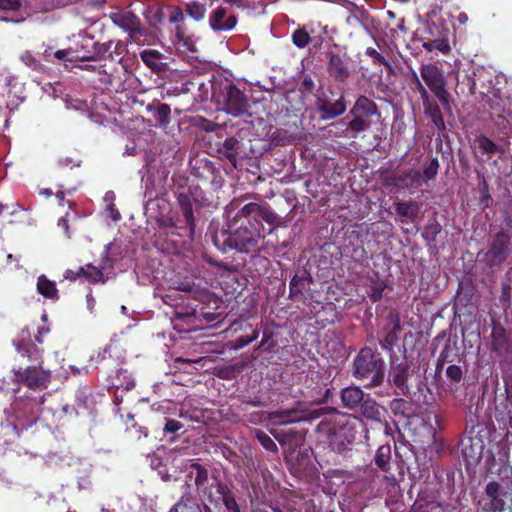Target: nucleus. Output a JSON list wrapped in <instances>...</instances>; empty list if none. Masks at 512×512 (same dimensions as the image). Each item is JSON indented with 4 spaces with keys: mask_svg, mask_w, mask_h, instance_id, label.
<instances>
[{
    "mask_svg": "<svg viewBox=\"0 0 512 512\" xmlns=\"http://www.w3.org/2000/svg\"><path fill=\"white\" fill-rule=\"evenodd\" d=\"M264 225L249 220L236 229L217 231L212 236L214 246L222 253L235 250L242 254L260 253L259 244L264 240Z\"/></svg>",
    "mask_w": 512,
    "mask_h": 512,
    "instance_id": "obj_1",
    "label": "nucleus"
},
{
    "mask_svg": "<svg viewBox=\"0 0 512 512\" xmlns=\"http://www.w3.org/2000/svg\"><path fill=\"white\" fill-rule=\"evenodd\" d=\"M352 376L364 383V388L372 389L385 380V363L381 354L370 347L362 348L352 363Z\"/></svg>",
    "mask_w": 512,
    "mask_h": 512,
    "instance_id": "obj_2",
    "label": "nucleus"
},
{
    "mask_svg": "<svg viewBox=\"0 0 512 512\" xmlns=\"http://www.w3.org/2000/svg\"><path fill=\"white\" fill-rule=\"evenodd\" d=\"M112 23L128 34V42L137 45H151L155 42V34L144 28L140 18L132 11L122 9L109 15Z\"/></svg>",
    "mask_w": 512,
    "mask_h": 512,
    "instance_id": "obj_3",
    "label": "nucleus"
},
{
    "mask_svg": "<svg viewBox=\"0 0 512 512\" xmlns=\"http://www.w3.org/2000/svg\"><path fill=\"white\" fill-rule=\"evenodd\" d=\"M484 431V426L477 423L467 426L460 437L459 450L467 468L476 466L482 459L485 447L482 434Z\"/></svg>",
    "mask_w": 512,
    "mask_h": 512,
    "instance_id": "obj_4",
    "label": "nucleus"
},
{
    "mask_svg": "<svg viewBox=\"0 0 512 512\" xmlns=\"http://www.w3.org/2000/svg\"><path fill=\"white\" fill-rule=\"evenodd\" d=\"M512 254V235L500 229L490 234L486 251L479 252L482 261L490 268L502 266Z\"/></svg>",
    "mask_w": 512,
    "mask_h": 512,
    "instance_id": "obj_5",
    "label": "nucleus"
},
{
    "mask_svg": "<svg viewBox=\"0 0 512 512\" xmlns=\"http://www.w3.org/2000/svg\"><path fill=\"white\" fill-rule=\"evenodd\" d=\"M376 115H379L377 104L367 96L359 95L345 118L352 117L347 125L352 137L368 130L372 123L371 118Z\"/></svg>",
    "mask_w": 512,
    "mask_h": 512,
    "instance_id": "obj_6",
    "label": "nucleus"
},
{
    "mask_svg": "<svg viewBox=\"0 0 512 512\" xmlns=\"http://www.w3.org/2000/svg\"><path fill=\"white\" fill-rule=\"evenodd\" d=\"M505 478L510 479L509 483L503 485L497 481H490L485 487V496L489 500L486 503V509L490 512H507L511 508L512 493L509 489L512 486V469L505 467L501 470Z\"/></svg>",
    "mask_w": 512,
    "mask_h": 512,
    "instance_id": "obj_7",
    "label": "nucleus"
},
{
    "mask_svg": "<svg viewBox=\"0 0 512 512\" xmlns=\"http://www.w3.org/2000/svg\"><path fill=\"white\" fill-rule=\"evenodd\" d=\"M420 75L432 94L440 101L444 109L450 110V93L446 85L444 72L435 64H423Z\"/></svg>",
    "mask_w": 512,
    "mask_h": 512,
    "instance_id": "obj_8",
    "label": "nucleus"
},
{
    "mask_svg": "<svg viewBox=\"0 0 512 512\" xmlns=\"http://www.w3.org/2000/svg\"><path fill=\"white\" fill-rule=\"evenodd\" d=\"M45 396L43 395L39 401L29 398H17L11 405L12 412L15 416V421L12 422V429L16 435L19 431L27 429L36 423L38 419V412L36 406L44 403Z\"/></svg>",
    "mask_w": 512,
    "mask_h": 512,
    "instance_id": "obj_9",
    "label": "nucleus"
},
{
    "mask_svg": "<svg viewBox=\"0 0 512 512\" xmlns=\"http://www.w3.org/2000/svg\"><path fill=\"white\" fill-rule=\"evenodd\" d=\"M313 283L314 279L306 268L298 269L289 283V298L293 301L302 302L303 304L308 302V307H312L313 309H315L316 306L324 308L321 302H313L311 299V285Z\"/></svg>",
    "mask_w": 512,
    "mask_h": 512,
    "instance_id": "obj_10",
    "label": "nucleus"
},
{
    "mask_svg": "<svg viewBox=\"0 0 512 512\" xmlns=\"http://www.w3.org/2000/svg\"><path fill=\"white\" fill-rule=\"evenodd\" d=\"M315 107L322 120L335 119L347 110L345 95L330 89L328 93H322L316 98Z\"/></svg>",
    "mask_w": 512,
    "mask_h": 512,
    "instance_id": "obj_11",
    "label": "nucleus"
},
{
    "mask_svg": "<svg viewBox=\"0 0 512 512\" xmlns=\"http://www.w3.org/2000/svg\"><path fill=\"white\" fill-rule=\"evenodd\" d=\"M14 381L26 385L30 389H46L51 382V372L40 366H29L23 371L13 369Z\"/></svg>",
    "mask_w": 512,
    "mask_h": 512,
    "instance_id": "obj_12",
    "label": "nucleus"
},
{
    "mask_svg": "<svg viewBox=\"0 0 512 512\" xmlns=\"http://www.w3.org/2000/svg\"><path fill=\"white\" fill-rule=\"evenodd\" d=\"M224 110L227 114L239 117L247 113L249 103L246 95L234 83L228 82L222 88Z\"/></svg>",
    "mask_w": 512,
    "mask_h": 512,
    "instance_id": "obj_13",
    "label": "nucleus"
},
{
    "mask_svg": "<svg viewBox=\"0 0 512 512\" xmlns=\"http://www.w3.org/2000/svg\"><path fill=\"white\" fill-rule=\"evenodd\" d=\"M113 41L98 42L92 37H85L81 41V48L85 50L82 55L76 57L82 61H115L112 52Z\"/></svg>",
    "mask_w": 512,
    "mask_h": 512,
    "instance_id": "obj_14",
    "label": "nucleus"
},
{
    "mask_svg": "<svg viewBox=\"0 0 512 512\" xmlns=\"http://www.w3.org/2000/svg\"><path fill=\"white\" fill-rule=\"evenodd\" d=\"M207 497L211 503L221 501L227 512H241L235 493L225 482L217 477H213V483L211 484Z\"/></svg>",
    "mask_w": 512,
    "mask_h": 512,
    "instance_id": "obj_15",
    "label": "nucleus"
},
{
    "mask_svg": "<svg viewBox=\"0 0 512 512\" xmlns=\"http://www.w3.org/2000/svg\"><path fill=\"white\" fill-rule=\"evenodd\" d=\"M326 411V408H319L309 415L307 411L301 408V404L291 409H281L268 413V419L271 421H277L278 424H290L298 423L301 421L316 419L321 417Z\"/></svg>",
    "mask_w": 512,
    "mask_h": 512,
    "instance_id": "obj_16",
    "label": "nucleus"
},
{
    "mask_svg": "<svg viewBox=\"0 0 512 512\" xmlns=\"http://www.w3.org/2000/svg\"><path fill=\"white\" fill-rule=\"evenodd\" d=\"M174 410L173 403L168 400L151 406L152 420L155 421V425L158 427L164 423L163 431L166 434L176 433L183 428L181 422L169 418L171 414H174Z\"/></svg>",
    "mask_w": 512,
    "mask_h": 512,
    "instance_id": "obj_17",
    "label": "nucleus"
},
{
    "mask_svg": "<svg viewBox=\"0 0 512 512\" xmlns=\"http://www.w3.org/2000/svg\"><path fill=\"white\" fill-rule=\"evenodd\" d=\"M327 73L336 82L345 84L351 76V60L346 53H328Z\"/></svg>",
    "mask_w": 512,
    "mask_h": 512,
    "instance_id": "obj_18",
    "label": "nucleus"
},
{
    "mask_svg": "<svg viewBox=\"0 0 512 512\" xmlns=\"http://www.w3.org/2000/svg\"><path fill=\"white\" fill-rule=\"evenodd\" d=\"M236 218H246L247 222L249 220L251 221H257V222H263L270 225L276 224L278 220L277 214L270 208L269 205H260L254 202H250L246 205H244L236 214Z\"/></svg>",
    "mask_w": 512,
    "mask_h": 512,
    "instance_id": "obj_19",
    "label": "nucleus"
},
{
    "mask_svg": "<svg viewBox=\"0 0 512 512\" xmlns=\"http://www.w3.org/2000/svg\"><path fill=\"white\" fill-rule=\"evenodd\" d=\"M413 372V368L406 361L391 365L389 381L396 387V395L408 396L410 394L408 380L413 375Z\"/></svg>",
    "mask_w": 512,
    "mask_h": 512,
    "instance_id": "obj_20",
    "label": "nucleus"
},
{
    "mask_svg": "<svg viewBox=\"0 0 512 512\" xmlns=\"http://www.w3.org/2000/svg\"><path fill=\"white\" fill-rule=\"evenodd\" d=\"M375 465L386 474L385 478L396 480V472L400 475H404V468L402 463L392 462V448L389 444L381 445L374 457Z\"/></svg>",
    "mask_w": 512,
    "mask_h": 512,
    "instance_id": "obj_21",
    "label": "nucleus"
},
{
    "mask_svg": "<svg viewBox=\"0 0 512 512\" xmlns=\"http://www.w3.org/2000/svg\"><path fill=\"white\" fill-rule=\"evenodd\" d=\"M178 206L182 212V215L185 219L186 226L184 227V233L182 232H173L174 235L179 237H188L190 239L194 238L195 229H196V220L194 217L193 206L191 193L189 192H180L176 196Z\"/></svg>",
    "mask_w": 512,
    "mask_h": 512,
    "instance_id": "obj_22",
    "label": "nucleus"
},
{
    "mask_svg": "<svg viewBox=\"0 0 512 512\" xmlns=\"http://www.w3.org/2000/svg\"><path fill=\"white\" fill-rule=\"evenodd\" d=\"M238 23V16L220 5L209 14V26L214 32L233 30Z\"/></svg>",
    "mask_w": 512,
    "mask_h": 512,
    "instance_id": "obj_23",
    "label": "nucleus"
},
{
    "mask_svg": "<svg viewBox=\"0 0 512 512\" xmlns=\"http://www.w3.org/2000/svg\"><path fill=\"white\" fill-rule=\"evenodd\" d=\"M355 434L354 426L349 424L333 428L329 433V446L337 453H344L355 440Z\"/></svg>",
    "mask_w": 512,
    "mask_h": 512,
    "instance_id": "obj_24",
    "label": "nucleus"
},
{
    "mask_svg": "<svg viewBox=\"0 0 512 512\" xmlns=\"http://www.w3.org/2000/svg\"><path fill=\"white\" fill-rule=\"evenodd\" d=\"M182 495L168 512H212L205 503H198L189 484L182 486Z\"/></svg>",
    "mask_w": 512,
    "mask_h": 512,
    "instance_id": "obj_25",
    "label": "nucleus"
},
{
    "mask_svg": "<svg viewBox=\"0 0 512 512\" xmlns=\"http://www.w3.org/2000/svg\"><path fill=\"white\" fill-rule=\"evenodd\" d=\"M17 353L21 357H26L30 361L40 362L42 358V350L31 341L29 334L23 331L17 339L13 341Z\"/></svg>",
    "mask_w": 512,
    "mask_h": 512,
    "instance_id": "obj_26",
    "label": "nucleus"
},
{
    "mask_svg": "<svg viewBox=\"0 0 512 512\" xmlns=\"http://www.w3.org/2000/svg\"><path fill=\"white\" fill-rule=\"evenodd\" d=\"M364 398V391L356 385L347 386L340 391L342 407L352 412L359 411Z\"/></svg>",
    "mask_w": 512,
    "mask_h": 512,
    "instance_id": "obj_27",
    "label": "nucleus"
},
{
    "mask_svg": "<svg viewBox=\"0 0 512 512\" xmlns=\"http://www.w3.org/2000/svg\"><path fill=\"white\" fill-rule=\"evenodd\" d=\"M475 292L476 287L471 278H464L460 280L454 300V308L467 307L471 305L475 298Z\"/></svg>",
    "mask_w": 512,
    "mask_h": 512,
    "instance_id": "obj_28",
    "label": "nucleus"
},
{
    "mask_svg": "<svg viewBox=\"0 0 512 512\" xmlns=\"http://www.w3.org/2000/svg\"><path fill=\"white\" fill-rule=\"evenodd\" d=\"M359 411L367 420L378 423L385 420L386 409L369 395L363 399Z\"/></svg>",
    "mask_w": 512,
    "mask_h": 512,
    "instance_id": "obj_29",
    "label": "nucleus"
},
{
    "mask_svg": "<svg viewBox=\"0 0 512 512\" xmlns=\"http://www.w3.org/2000/svg\"><path fill=\"white\" fill-rule=\"evenodd\" d=\"M422 105L425 116L431 120L439 133H443L446 130V124L434 97L422 102Z\"/></svg>",
    "mask_w": 512,
    "mask_h": 512,
    "instance_id": "obj_30",
    "label": "nucleus"
},
{
    "mask_svg": "<svg viewBox=\"0 0 512 512\" xmlns=\"http://www.w3.org/2000/svg\"><path fill=\"white\" fill-rule=\"evenodd\" d=\"M240 149V141L236 137H229L219 146L218 153L222 155L224 159L230 162L234 167H238V155Z\"/></svg>",
    "mask_w": 512,
    "mask_h": 512,
    "instance_id": "obj_31",
    "label": "nucleus"
},
{
    "mask_svg": "<svg viewBox=\"0 0 512 512\" xmlns=\"http://www.w3.org/2000/svg\"><path fill=\"white\" fill-rule=\"evenodd\" d=\"M394 206L402 222H414L418 217L420 206L415 200L398 201L394 203Z\"/></svg>",
    "mask_w": 512,
    "mask_h": 512,
    "instance_id": "obj_32",
    "label": "nucleus"
},
{
    "mask_svg": "<svg viewBox=\"0 0 512 512\" xmlns=\"http://www.w3.org/2000/svg\"><path fill=\"white\" fill-rule=\"evenodd\" d=\"M491 347L497 354H502L508 350L509 341L505 328L500 324H494L491 332Z\"/></svg>",
    "mask_w": 512,
    "mask_h": 512,
    "instance_id": "obj_33",
    "label": "nucleus"
},
{
    "mask_svg": "<svg viewBox=\"0 0 512 512\" xmlns=\"http://www.w3.org/2000/svg\"><path fill=\"white\" fill-rule=\"evenodd\" d=\"M37 292L43 297L58 301L60 299L58 289L56 287V283L50 280L46 275L42 274L37 279L36 284Z\"/></svg>",
    "mask_w": 512,
    "mask_h": 512,
    "instance_id": "obj_34",
    "label": "nucleus"
},
{
    "mask_svg": "<svg viewBox=\"0 0 512 512\" xmlns=\"http://www.w3.org/2000/svg\"><path fill=\"white\" fill-rule=\"evenodd\" d=\"M104 267H96L91 263L79 267L80 279L88 281L91 284H104L106 278L103 273Z\"/></svg>",
    "mask_w": 512,
    "mask_h": 512,
    "instance_id": "obj_35",
    "label": "nucleus"
},
{
    "mask_svg": "<svg viewBox=\"0 0 512 512\" xmlns=\"http://www.w3.org/2000/svg\"><path fill=\"white\" fill-rule=\"evenodd\" d=\"M419 41L422 42V47L428 52L437 50L443 54H448L451 50L448 40L443 36H437L435 38L421 36Z\"/></svg>",
    "mask_w": 512,
    "mask_h": 512,
    "instance_id": "obj_36",
    "label": "nucleus"
},
{
    "mask_svg": "<svg viewBox=\"0 0 512 512\" xmlns=\"http://www.w3.org/2000/svg\"><path fill=\"white\" fill-rule=\"evenodd\" d=\"M163 55L158 50H143L140 52V58L144 64L153 72L164 70L165 63L161 62Z\"/></svg>",
    "mask_w": 512,
    "mask_h": 512,
    "instance_id": "obj_37",
    "label": "nucleus"
},
{
    "mask_svg": "<svg viewBox=\"0 0 512 512\" xmlns=\"http://www.w3.org/2000/svg\"><path fill=\"white\" fill-rule=\"evenodd\" d=\"M491 117L499 133L506 136L512 134V109H507L505 112L494 114Z\"/></svg>",
    "mask_w": 512,
    "mask_h": 512,
    "instance_id": "obj_38",
    "label": "nucleus"
},
{
    "mask_svg": "<svg viewBox=\"0 0 512 512\" xmlns=\"http://www.w3.org/2000/svg\"><path fill=\"white\" fill-rule=\"evenodd\" d=\"M400 179V188L418 189L420 188V170L409 168L398 173Z\"/></svg>",
    "mask_w": 512,
    "mask_h": 512,
    "instance_id": "obj_39",
    "label": "nucleus"
},
{
    "mask_svg": "<svg viewBox=\"0 0 512 512\" xmlns=\"http://www.w3.org/2000/svg\"><path fill=\"white\" fill-rule=\"evenodd\" d=\"M189 475L191 477L194 475V483L197 489L207 494L203 489L206 488V485L208 483V470L199 463H193L190 466Z\"/></svg>",
    "mask_w": 512,
    "mask_h": 512,
    "instance_id": "obj_40",
    "label": "nucleus"
},
{
    "mask_svg": "<svg viewBox=\"0 0 512 512\" xmlns=\"http://www.w3.org/2000/svg\"><path fill=\"white\" fill-rule=\"evenodd\" d=\"M440 163L437 157H433L423 166V172L420 171V187L430 181H434L438 175Z\"/></svg>",
    "mask_w": 512,
    "mask_h": 512,
    "instance_id": "obj_41",
    "label": "nucleus"
},
{
    "mask_svg": "<svg viewBox=\"0 0 512 512\" xmlns=\"http://www.w3.org/2000/svg\"><path fill=\"white\" fill-rule=\"evenodd\" d=\"M459 351L460 348L457 345V342H452L450 338H447L438 357L444 362L452 364L456 360L460 359Z\"/></svg>",
    "mask_w": 512,
    "mask_h": 512,
    "instance_id": "obj_42",
    "label": "nucleus"
},
{
    "mask_svg": "<svg viewBox=\"0 0 512 512\" xmlns=\"http://www.w3.org/2000/svg\"><path fill=\"white\" fill-rule=\"evenodd\" d=\"M402 327L400 324V320L398 317L393 321L392 328L387 332L384 339L380 341V345L383 349H391L394 345H396L398 341V333L401 331Z\"/></svg>",
    "mask_w": 512,
    "mask_h": 512,
    "instance_id": "obj_43",
    "label": "nucleus"
},
{
    "mask_svg": "<svg viewBox=\"0 0 512 512\" xmlns=\"http://www.w3.org/2000/svg\"><path fill=\"white\" fill-rule=\"evenodd\" d=\"M153 117L160 128H166L171 120V108L166 103H160L154 110Z\"/></svg>",
    "mask_w": 512,
    "mask_h": 512,
    "instance_id": "obj_44",
    "label": "nucleus"
},
{
    "mask_svg": "<svg viewBox=\"0 0 512 512\" xmlns=\"http://www.w3.org/2000/svg\"><path fill=\"white\" fill-rule=\"evenodd\" d=\"M445 375L450 387L457 388L463 380L464 371L461 366L452 363L446 368Z\"/></svg>",
    "mask_w": 512,
    "mask_h": 512,
    "instance_id": "obj_45",
    "label": "nucleus"
},
{
    "mask_svg": "<svg viewBox=\"0 0 512 512\" xmlns=\"http://www.w3.org/2000/svg\"><path fill=\"white\" fill-rule=\"evenodd\" d=\"M185 11L194 21H202L206 14V6L198 1L189 2Z\"/></svg>",
    "mask_w": 512,
    "mask_h": 512,
    "instance_id": "obj_46",
    "label": "nucleus"
},
{
    "mask_svg": "<svg viewBox=\"0 0 512 512\" xmlns=\"http://www.w3.org/2000/svg\"><path fill=\"white\" fill-rule=\"evenodd\" d=\"M387 285L383 280L380 279H372L370 283L369 290L367 292L368 297L372 302H377L381 300L383 296V292L385 291Z\"/></svg>",
    "mask_w": 512,
    "mask_h": 512,
    "instance_id": "obj_47",
    "label": "nucleus"
},
{
    "mask_svg": "<svg viewBox=\"0 0 512 512\" xmlns=\"http://www.w3.org/2000/svg\"><path fill=\"white\" fill-rule=\"evenodd\" d=\"M478 189L480 193V203L484 207H489L492 203V197L489 192V184L483 174H478Z\"/></svg>",
    "mask_w": 512,
    "mask_h": 512,
    "instance_id": "obj_48",
    "label": "nucleus"
},
{
    "mask_svg": "<svg viewBox=\"0 0 512 512\" xmlns=\"http://www.w3.org/2000/svg\"><path fill=\"white\" fill-rule=\"evenodd\" d=\"M487 104L491 110V116L497 113L505 112L507 109H511V103H508V107L506 102L497 94H493L488 97Z\"/></svg>",
    "mask_w": 512,
    "mask_h": 512,
    "instance_id": "obj_49",
    "label": "nucleus"
},
{
    "mask_svg": "<svg viewBox=\"0 0 512 512\" xmlns=\"http://www.w3.org/2000/svg\"><path fill=\"white\" fill-rule=\"evenodd\" d=\"M389 408L395 416L407 417L410 403L403 398H395L390 401Z\"/></svg>",
    "mask_w": 512,
    "mask_h": 512,
    "instance_id": "obj_50",
    "label": "nucleus"
},
{
    "mask_svg": "<svg viewBox=\"0 0 512 512\" xmlns=\"http://www.w3.org/2000/svg\"><path fill=\"white\" fill-rule=\"evenodd\" d=\"M477 144H478L479 149L484 154L493 155L497 152H503V149L500 148L496 143H494L487 136H480L477 139Z\"/></svg>",
    "mask_w": 512,
    "mask_h": 512,
    "instance_id": "obj_51",
    "label": "nucleus"
},
{
    "mask_svg": "<svg viewBox=\"0 0 512 512\" xmlns=\"http://www.w3.org/2000/svg\"><path fill=\"white\" fill-rule=\"evenodd\" d=\"M441 230L442 227L440 223L434 219L426 224L422 232V237L428 242H433L436 240V237L440 234Z\"/></svg>",
    "mask_w": 512,
    "mask_h": 512,
    "instance_id": "obj_52",
    "label": "nucleus"
},
{
    "mask_svg": "<svg viewBox=\"0 0 512 512\" xmlns=\"http://www.w3.org/2000/svg\"><path fill=\"white\" fill-rule=\"evenodd\" d=\"M255 437L265 450L273 453L278 452V447L276 443L263 430H256Z\"/></svg>",
    "mask_w": 512,
    "mask_h": 512,
    "instance_id": "obj_53",
    "label": "nucleus"
},
{
    "mask_svg": "<svg viewBox=\"0 0 512 512\" xmlns=\"http://www.w3.org/2000/svg\"><path fill=\"white\" fill-rule=\"evenodd\" d=\"M411 87L414 91H416L417 93H419L420 95V98L422 100V102L432 98L433 96L430 94V92L428 91V89L424 86V84L421 82V80L419 79L418 75L416 72H413L412 73V78H411Z\"/></svg>",
    "mask_w": 512,
    "mask_h": 512,
    "instance_id": "obj_54",
    "label": "nucleus"
},
{
    "mask_svg": "<svg viewBox=\"0 0 512 512\" xmlns=\"http://www.w3.org/2000/svg\"><path fill=\"white\" fill-rule=\"evenodd\" d=\"M310 41L311 37L304 28H298L292 34V42L298 48L306 47Z\"/></svg>",
    "mask_w": 512,
    "mask_h": 512,
    "instance_id": "obj_55",
    "label": "nucleus"
},
{
    "mask_svg": "<svg viewBox=\"0 0 512 512\" xmlns=\"http://www.w3.org/2000/svg\"><path fill=\"white\" fill-rule=\"evenodd\" d=\"M259 337V330L257 329H254L252 331V334L250 336L248 335H245V336H240L238 338H236L233 342H232V345L231 347L233 349H241L247 345H249L250 343H252L253 341H255L257 338Z\"/></svg>",
    "mask_w": 512,
    "mask_h": 512,
    "instance_id": "obj_56",
    "label": "nucleus"
},
{
    "mask_svg": "<svg viewBox=\"0 0 512 512\" xmlns=\"http://www.w3.org/2000/svg\"><path fill=\"white\" fill-rule=\"evenodd\" d=\"M157 223H158L159 228H161V229H163V228L173 229V231L171 232L172 235H174L173 232L184 233V230H183L184 227H178L172 217L163 216V217L157 219Z\"/></svg>",
    "mask_w": 512,
    "mask_h": 512,
    "instance_id": "obj_57",
    "label": "nucleus"
},
{
    "mask_svg": "<svg viewBox=\"0 0 512 512\" xmlns=\"http://www.w3.org/2000/svg\"><path fill=\"white\" fill-rule=\"evenodd\" d=\"M315 83L310 75H305L300 84V91L302 93H312Z\"/></svg>",
    "mask_w": 512,
    "mask_h": 512,
    "instance_id": "obj_58",
    "label": "nucleus"
},
{
    "mask_svg": "<svg viewBox=\"0 0 512 512\" xmlns=\"http://www.w3.org/2000/svg\"><path fill=\"white\" fill-rule=\"evenodd\" d=\"M21 7V0H0L1 10L17 11Z\"/></svg>",
    "mask_w": 512,
    "mask_h": 512,
    "instance_id": "obj_59",
    "label": "nucleus"
},
{
    "mask_svg": "<svg viewBox=\"0 0 512 512\" xmlns=\"http://www.w3.org/2000/svg\"><path fill=\"white\" fill-rule=\"evenodd\" d=\"M421 36H430L432 38H435L437 36H442V33L439 26L432 22L427 23Z\"/></svg>",
    "mask_w": 512,
    "mask_h": 512,
    "instance_id": "obj_60",
    "label": "nucleus"
},
{
    "mask_svg": "<svg viewBox=\"0 0 512 512\" xmlns=\"http://www.w3.org/2000/svg\"><path fill=\"white\" fill-rule=\"evenodd\" d=\"M366 55L372 58L373 64L375 65H381L386 59L381 53L372 47L366 49Z\"/></svg>",
    "mask_w": 512,
    "mask_h": 512,
    "instance_id": "obj_61",
    "label": "nucleus"
},
{
    "mask_svg": "<svg viewBox=\"0 0 512 512\" xmlns=\"http://www.w3.org/2000/svg\"><path fill=\"white\" fill-rule=\"evenodd\" d=\"M400 179L398 173H392L390 175L383 177V183L387 187H396L400 188Z\"/></svg>",
    "mask_w": 512,
    "mask_h": 512,
    "instance_id": "obj_62",
    "label": "nucleus"
},
{
    "mask_svg": "<svg viewBox=\"0 0 512 512\" xmlns=\"http://www.w3.org/2000/svg\"><path fill=\"white\" fill-rule=\"evenodd\" d=\"M184 21V14L181 8L176 7L172 10L169 16L170 23H180Z\"/></svg>",
    "mask_w": 512,
    "mask_h": 512,
    "instance_id": "obj_63",
    "label": "nucleus"
},
{
    "mask_svg": "<svg viewBox=\"0 0 512 512\" xmlns=\"http://www.w3.org/2000/svg\"><path fill=\"white\" fill-rule=\"evenodd\" d=\"M243 403L254 407H266L268 404L267 400L260 396H255L251 399L244 400Z\"/></svg>",
    "mask_w": 512,
    "mask_h": 512,
    "instance_id": "obj_64",
    "label": "nucleus"
}]
</instances>
